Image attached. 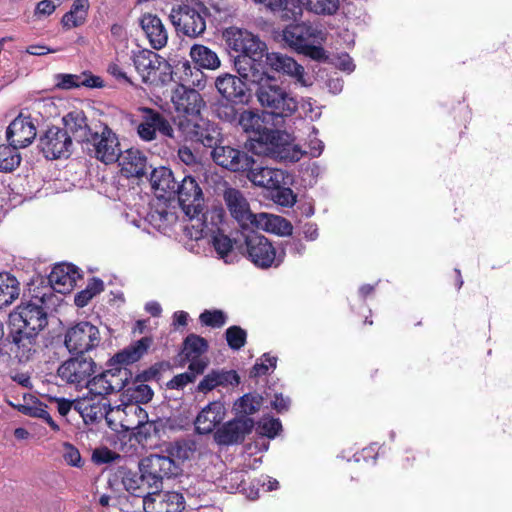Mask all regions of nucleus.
<instances>
[{
    "label": "nucleus",
    "mask_w": 512,
    "mask_h": 512,
    "mask_svg": "<svg viewBox=\"0 0 512 512\" xmlns=\"http://www.w3.org/2000/svg\"><path fill=\"white\" fill-rule=\"evenodd\" d=\"M178 156L183 163H185L188 166H191L190 171H192L193 168L199 164L198 162H196L195 156L192 153V151L187 147L180 148L178 151Z\"/></svg>",
    "instance_id": "nucleus-63"
},
{
    "label": "nucleus",
    "mask_w": 512,
    "mask_h": 512,
    "mask_svg": "<svg viewBox=\"0 0 512 512\" xmlns=\"http://www.w3.org/2000/svg\"><path fill=\"white\" fill-rule=\"evenodd\" d=\"M180 68L183 69V72L185 74V78L181 79L183 82H185L189 85L196 86L198 88L204 87V84L201 83L200 79H196V80L188 79V76L192 77L194 74L196 77L203 76V73L199 69L194 68V71H193V68L191 67V65L188 61L183 62L180 67H177V69H180Z\"/></svg>",
    "instance_id": "nucleus-58"
},
{
    "label": "nucleus",
    "mask_w": 512,
    "mask_h": 512,
    "mask_svg": "<svg viewBox=\"0 0 512 512\" xmlns=\"http://www.w3.org/2000/svg\"><path fill=\"white\" fill-rule=\"evenodd\" d=\"M61 0H42L37 3L34 15L38 18H44L53 14L57 7L61 5Z\"/></svg>",
    "instance_id": "nucleus-56"
},
{
    "label": "nucleus",
    "mask_w": 512,
    "mask_h": 512,
    "mask_svg": "<svg viewBox=\"0 0 512 512\" xmlns=\"http://www.w3.org/2000/svg\"><path fill=\"white\" fill-rule=\"evenodd\" d=\"M238 103H233L230 101H218L215 104V113L219 119L228 123H236L238 117L240 115L236 105Z\"/></svg>",
    "instance_id": "nucleus-48"
},
{
    "label": "nucleus",
    "mask_w": 512,
    "mask_h": 512,
    "mask_svg": "<svg viewBox=\"0 0 512 512\" xmlns=\"http://www.w3.org/2000/svg\"><path fill=\"white\" fill-rule=\"evenodd\" d=\"M212 245L220 259L225 263H232L233 241L225 234L217 231L212 236Z\"/></svg>",
    "instance_id": "nucleus-45"
},
{
    "label": "nucleus",
    "mask_w": 512,
    "mask_h": 512,
    "mask_svg": "<svg viewBox=\"0 0 512 512\" xmlns=\"http://www.w3.org/2000/svg\"><path fill=\"white\" fill-rule=\"evenodd\" d=\"M140 26L149 41V44L155 50H160L168 42V32L162 20L154 14H143L139 20Z\"/></svg>",
    "instance_id": "nucleus-30"
},
{
    "label": "nucleus",
    "mask_w": 512,
    "mask_h": 512,
    "mask_svg": "<svg viewBox=\"0 0 512 512\" xmlns=\"http://www.w3.org/2000/svg\"><path fill=\"white\" fill-rule=\"evenodd\" d=\"M239 382L240 377L234 370H212L198 383L197 391L207 394L219 387L237 386Z\"/></svg>",
    "instance_id": "nucleus-31"
},
{
    "label": "nucleus",
    "mask_w": 512,
    "mask_h": 512,
    "mask_svg": "<svg viewBox=\"0 0 512 512\" xmlns=\"http://www.w3.org/2000/svg\"><path fill=\"white\" fill-rule=\"evenodd\" d=\"M37 135V129L30 115H18L6 129V139L14 148L29 146Z\"/></svg>",
    "instance_id": "nucleus-21"
},
{
    "label": "nucleus",
    "mask_w": 512,
    "mask_h": 512,
    "mask_svg": "<svg viewBox=\"0 0 512 512\" xmlns=\"http://www.w3.org/2000/svg\"><path fill=\"white\" fill-rule=\"evenodd\" d=\"M107 72L118 81H122L130 85L133 84L131 79L128 77L127 73L118 63V59L115 62H112L108 65Z\"/></svg>",
    "instance_id": "nucleus-61"
},
{
    "label": "nucleus",
    "mask_w": 512,
    "mask_h": 512,
    "mask_svg": "<svg viewBox=\"0 0 512 512\" xmlns=\"http://www.w3.org/2000/svg\"><path fill=\"white\" fill-rule=\"evenodd\" d=\"M65 129L71 133L74 139L80 143H87L94 133L87 124V119L82 111H72L63 118Z\"/></svg>",
    "instance_id": "nucleus-35"
},
{
    "label": "nucleus",
    "mask_w": 512,
    "mask_h": 512,
    "mask_svg": "<svg viewBox=\"0 0 512 512\" xmlns=\"http://www.w3.org/2000/svg\"><path fill=\"white\" fill-rule=\"evenodd\" d=\"M72 138L67 130L52 126L39 138V148L46 158L59 159L70 155Z\"/></svg>",
    "instance_id": "nucleus-16"
},
{
    "label": "nucleus",
    "mask_w": 512,
    "mask_h": 512,
    "mask_svg": "<svg viewBox=\"0 0 512 512\" xmlns=\"http://www.w3.org/2000/svg\"><path fill=\"white\" fill-rule=\"evenodd\" d=\"M227 414L225 404L220 400L209 402L198 413L194 425L199 434H210L223 422Z\"/></svg>",
    "instance_id": "nucleus-26"
},
{
    "label": "nucleus",
    "mask_w": 512,
    "mask_h": 512,
    "mask_svg": "<svg viewBox=\"0 0 512 512\" xmlns=\"http://www.w3.org/2000/svg\"><path fill=\"white\" fill-rule=\"evenodd\" d=\"M101 335L98 327L82 321L70 327L65 334L64 344L70 353L84 355L99 346Z\"/></svg>",
    "instance_id": "nucleus-12"
},
{
    "label": "nucleus",
    "mask_w": 512,
    "mask_h": 512,
    "mask_svg": "<svg viewBox=\"0 0 512 512\" xmlns=\"http://www.w3.org/2000/svg\"><path fill=\"white\" fill-rule=\"evenodd\" d=\"M290 403L291 401L289 397H285L282 394H276L272 401V406L277 412L282 413L289 409Z\"/></svg>",
    "instance_id": "nucleus-64"
},
{
    "label": "nucleus",
    "mask_w": 512,
    "mask_h": 512,
    "mask_svg": "<svg viewBox=\"0 0 512 512\" xmlns=\"http://www.w3.org/2000/svg\"><path fill=\"white\" fill-rule=\"evenodd\" d=\"M179 131L190 141L201 143L205 147L214 148L217 144L220 132L209 120L203 117L194 119H180Z\"/></svg>",
    "instance_id": "nucleus-15"
},
{
    "label": "nucleus",
    "mask_w": 512,
    "mask_h": 512,
    "mask_svg": "<svg viewBox=\"0 0 512 512\" xmlns=\"http://www.w3.org/2000/svg\"><path fill=\"white\" fill-rule=\"evenodd\" d=\"M262 401L260 395L247 393L234 402L233 411L236 417H248L260 409Z\"/></svg>",
    "instance_id": "nucleus-42"
},
{
    "label": "nucleus",
    "mask_w": 512,
    "mask_h": 512,
    "mask_svg": "<svg viewBox=\"0 0 512 512\" xmlns=\"http://www.w3.org/2000/svg\"><path fill=\"white\" fill-rule=\"evenodd\" d=\"M257 432L268 438H274L282 429L279 419L272 417H263L257 423Z\"/></svg>",
    "instance_id": "nucleus-50"
},
{
    "label": "nucleus",
    "mask_w": 512,
    "mask_h": 512,
    "mask_svg": "<svg viewBox=\"0 0 512 512\" xmlns=\"http://www.w3.org/2000/svg\"><path fill=\"white\" fill-rule=\"evenodd\" d=\"M55 79L56 87L64 90H70L79 87H104L103 79L88 71L82 72L80 74H57Z\"/></svg>",
    "instance_id": "nucleus-33"
},
{
    "label": "nucleus",
    "mask_w": 512,
    "mask_h": 512,
    "mask_svg": "<svg viewBox=\"0 0 512 512\" xmlns=\"http://www.w3.org/2000/svg\"><path fill=\"white\" fill-rule=\"evenodd\" d=\"M245 244L248 259L258 268L278 267L284 261V247L282 245L274 246L263 235H248L246 236Z\"/></svg>",
    "instance_id": "nucleus-8"
},
{
    "label": "nucleus",
    "mask_w": 512,
    "mask_h": 512,
    "mask_svg": "<svg viewBox=\"0 0 512 512\" xmlns=\"http://www.w3.org/2000/svg\"><path fill=\"white\" fill-rule=\"evenodd\" d=\"M63 459L65 462L73 467L82 466V458L80 452L76 447L70 443L63 444Z\"/></svg>",
    "instance_id": "nucleus-57"
},
{
    "label": "nucleus",
    "mask_w": 512,
    "mask_h": 512,
    "mask_svg": "<svg viewBox=\"0 0 512 512\" xmlns=\"http://www.w3.org/2000/svg\"><path fill=\"white\" fill-rule=\"evenodd\" d=\"M24 412L29 416L41 418L51 427L52 430L59 431L58 424L52 419L51 415L46 410V407L42 405L27 407Z\"/></svg>",
    "instance_id": "nucleus-54"
},
{
    "label": "nucleus",
    "mask_w": 512,
    "mask_h": 512,
    "mask_svg": "<svg viewBox=\"0 0 512 512\" xmlns=\"http://www.w3.org/2000/svg\"><path fill=\"white\" fill-rule=\"evenodd\" d=\"M45 295L22 302L10 314L12 341L21 359L28 360L36 352V337L48 323L47 312L43 307Z\"/></svg>",
    "instance_id": "nucleus-2"
},
{
    "label": "nucleus",
    "mask_w": 512,
    "mask_h": 512,
    "mask_svg": "<svg viewBox=\"0 0 512 512\" xmlns=\"http://www.w3.org/2000/svg\"><path fill=\"white\" fill-rule=\"evenodd\" d=\"M211 156L213 161L232 172L246 171L254 164V159L246 151L232 147L216 145Z\"/></svg>",
    "instance_id": "nucleus-19"
},
{
    "label": "nucleus",
    "mask_w": 512,
    "mask_h": 512,
    "mask_svg": "<svg viewBox=\"0 0 512 512\" xmlns=\"http://www.w3.org/2000/svg\"><path fill=\"white\" fill-rule=\"evenodd\" d=\"M203 325L219 328L226 323V315L221 310H205L199 316Z\"/></svg>",
    "instance_id": "nucleus-52"
},
{
    "label": "nucleus",
    "mask_w": 512,
    "mask_h": 512,
    "mask_svg": "<svg viewBox=\"0 0 512 512\" xmlns=\"http://www.w3.org/2000/svg\"><path fill=\"white\" fill-rule=\"evenodd\" d=\"M250 229H261L279 236L291 235L293 231V227L287 219L268 213L256 214Z\"/></svg>",
    "instance_id": "nucleus-34"
},
{
    "label": "nucleus",
    "mask_w": 512,
    "mask_h": 512,
    "mask_svg": "<svg viewBox=\"0 0 512 512\" xmlns=\"http://www.w3.org/2000/svg\"><path fill=\"white\" fill-rule=\"evenodd\" d=\"M146 512H181L185 507L182 494L174 491L147 492L143 499Z\"/></svg>",
    "instance_id": "nucleus-22"
},
{
    "label": "nucleus",
    "mask_w": 512,
    "mask_h": 512,
    "mask_svg": "<svg viewBox=\"0 0 512 512\" xmlns=\"http://www.w3.org/2000/svg\"><path fill=\"white\" fill-rule=\"evenodd\" d=\"M96 371V363L91 357L77 354L64 361L57 370L58 377L76 388H84Z\"/></svg>",
    "instance_id": "nucleus-13"
},
{
    "label": "nucleus",
    "mask_w": 512,
    "mask_h": 512,
    "mask_svg": "<svg viewBox=\"0 0 512 512\" xmlns=\"http://www.w3.org/2000/svg\"><path fill=\"white\" fill-rule=\"evenodd\" d=\"M95 158L105 164H112L120 157V143L117 135L106 125L95 127L94 133L87 141Z\"/></svg>",
    "instance_id": "nucleus-14"
},
{
    "label": "nucleus",
    "mask_w": 512,
    "mask_h": 512,
    "mask_svg": "<svg viewBox=\"0 0 512 512\" xmlns=\"http://www.w3.org/2000/svg\"><path fill=\"white\" fill-rule=\"evenodd\" d=\"M87 17L75 14L73 11L66 12L62 19L61 24L65 29H72L78 26L83 25L86 22Z\"/></svg>",
    "instance_id": "nucleus-59"
},
{
    "label": "nucleus",
    "mask_w": 512,
    "mask_h": 512,
    "mask_svg": "<svg viewBox=\"0 0 512 512\" xmlns=\"http://www.w3.org/2000/svg\"><path fill=\"white\" fill-rule=\"evenodd\" d=\"M246 80L232 74H222L215 79V87L223 99L233 103H244L247 99Z\"/></svg>",
    "instance_id": "nucleus-28"
},
{
    "label": "nucleus",
    "mask_w": 512,
    "mask_h": 512,
    "mask_svg": "<svg viewBox=\"0 0 512 512\" xmlns=\"http://www.w3.org/2000/svg\"><path fill=\"white\" fill-rule=\"evenodd\" d=\"M130 377L131 372L125 367L106 370L88 380L85 385L88 393L84 400H93L95 396L102 401L106 395L124 390Z\"/></svg>",
    "instance_id": "nucleus-10"
},
{
    "label": "nucleus",
    "mask_w": 512,
    "mask_h": 512,
    "mask_svg": "<svg viewBox=\"0 0 512 512\" xmlns=\"http://www.w3.org/2000/svg\"><path fill=\"white\" fill-rule=\"evenodd\" d=\"M277 358L269 354H264L259 361L253 366L252 374L261 376L267 374L270 370L275 369Z\"/></svg>",
    "instance_id": "nucleus-53"
},
{
    "label": "nucleus",
    "mask_w": 512,
    "mask_h": 512,
    "mask_svg": "<svg viewBox=\"0 0 512 512\" xmlns=\"http://www.w3.org/2000/svg\"><path fill=\"white\" fill-rule=\"evenodd\" d=\"M226 37L229 47L240 53L234 60V66L244 80L266 71L263 64L266 44L258 36L247 30L230 28L226 31Z\"/></svg>",
    "instance_id": "nucleus-4"
},
{
    "label": "nucleus",
    "mask_w": 512,
    "mask_h": 512,
    "mask_svg": "<svg viewBox=\"0 0 512 512\" xmlns=\"http://www.w3.org/2000/svg\"><path fill=\"white\" fill-rule=\"evenodd\" d=\"M114 413L124 414L125 418L120 419V425L125 430H134L140 428L148 421L147 412L137 403L126 404L123 407L117 406L116 408H112L106 402H99L97 406L91 405L90 411L86 412L84 416L90 417L93 420L104 416L109 426H111L112 420L110 415Z\"/></svg>",
    "instance_id": "nucleus-9"
},
{
    "label": "nucleus",
    "mask_w": 512,
    "mask_h": 512,
    "mask_svg": "<svg viewBox=\"0 0 512 512\" xmlns=\"http://www.w3.org/2000/svg\"><path fill=\"white\" fill-rule=\"evenodd\" d=\"M131 59L136 71L145 83L154 80L158 72L165 75L170 73V65L166 59L151 50L139 49L132 51Z\"/></svg>",
    "instance_id": "nucleus-17"
},
{
    "label": "nucleus",
    "mask_w": 512,
    "mask_h": 512,
    "mask_svg": "<svg viewBox=\"0 0 512 512\" xmlns=\"http://www.w3.org/2000/svg\"><path fill=\"white\" fill-rule=\"evenodd\" d=\"M194 374L188 371L175 375L168 383L167 386L170 389H183L188 384L194 382Z\"/></svg>",
    "instance_id": "nucleus-60"
},
{
    "label": "nucleus",
    "mask_w": 512,
    "mask_h": 512,
    "mask_svg": "<svg viewBox=\"0 0 512 512\" xmlns=\"http://www.w3.org/2000/svg\"><path fill=\"white\" fill-rule=\"evenodd\" d=\"M138 474L125 466L118 467L115 476L120 478L124 488L131 494L143 497L146 495L144 486L159 490L163 479L171 478L177 471V467L168 458L151 454L139 462Z\"/></svg>",
    "instance_id": "nucleus-3"
},
{
    "label": "nucleus",
    "mask_w": 512,
    "mask_h": 512,
    "mask_svg": "<svg viewBox=\"0 0 512 512\" xmlns=\"http://www.w3.org/2000/svg\"><path fill=\"white\" fill-rule=\"evenodd\" d=\"M256 85L255 96L260 106L275 117H290L298 109L296 96L279 83L267 71L256 74L255 78L246 80Z\"/></svg>",
    "instance_id": "nucleus-5"
},
{
    "label": "nucleus",
    "mask_w": 512,
    "mask_h": 512,
    "mask_svg": "<svg viewBox=\"0 0 512 512\" xmlns=\"http://www.w3.org/2000/svg\"><path fill=\"white\" fill-rule=\"evenodd\" d=\"M208 349L207 341L196 334L188 335L183 342L182 355L186 360L201 357Z\"/></svg>",
    "instance_id": "nucleus-44"
},
{
    "label": "nucleus",
    "mask_w": 512,
    "mask_h": 512,
    "mask_svg": "<svg viewBox=\"0 0 512 512\" xmlns=\"http://www.w3.org/2000/svg\"><path fill=\"white\" fill-rule=\"evenodd\" d=\"M150 182L152 188L155 191L160 192L159 196L164 197L175 194L176 181L174 179L173 173L169 168L166 167H158L154 168L150 174Z\"/></svg>",
    "instance_id": "nucleus-37"
},
{
    "label": "nucleus",
    "mask_w": 512,
    "mask_h": 512,
    "mask_svg": "<svg viewBox=\"0 0 512 512\" xmlns=\"http://www.w3.org/2000/svg\"><path fill=\"white\" fill-rule=\"evenodd\" d=\"M299 8L292 12V18L301 16V9L316 15L331 16L336 14L340 7V0H296Z\"/></svg>",
    "instance_id": "nucleus-36"
},
{
    "label": "nucleus",
    "mask_w": 512,
    "mask_h": 512,
    "mask_svg": "<svg viewBox=\"0 0 512 512\" xmlns=\"http://www.w3.org/2000/svg\"><path fill=\"white\" fill-rule=\"evenodd\" d=\"M207 8L197 4L196 7L179 5L170 13V20L177 32L190 38H196L206 30L205 16Z\"/></svg>",
    "instance_id": "nucleus-11"
},
{
    "label": "nucleus",
    "mask_w": 512,
    "mask_h": 512,
    "mask_svg": "<svg viewBox=\"0 0 512 512\" xmlns=\"http://www.w3.org/2000/svg\"><path fill=\"white\" fill-rule=\"evenodd\" d=\"M284 249H288L290 254L302 256L306 250L305 244L300 239H290L281 243Z\"/></svg>",
    "instance_id": "nucleus-62"
},
{
    "label": "nucleus",
    "mask_w": 512,
    "mask_h": 512,
    "mask_svg": "<svg viewBox=\"0 0 512 512\" xmlns=\"http://www.w3.org/2000/svg\"><path fill=\"white\" fill-rule=\"evenodd\" d=\"M166 452L167 455H158L160 457L168 458L177 467V471L174 474H172V477L177 476L180 473V462L190 459L194 454V450L192 449L191 445L187 442H176L170 444Z\"/></svg>",
    "instance_id": "nucleus-41"
},
{
    "label": "nucleus",
    "mask_w": 512,
    "mask_h": 512,
    "mask_svg": "<svg viewBox=\"0 0 512 512\" xmlns=\"http://www.w3.org/2000/svg\"><path fill=\"white\" fill-rule=\"evenodd\" d=\"M283 135V140L277 147H275V150L265 151V149H261L260 152H262V154H277L282 159L290 162L299 161L307 152L303 151L298 145L288 143V135L284 132Z\"/></svg>",
    "instance_id": "nucleus-43"
},
{
    "label": "nucleus",
    "mask_w": 512,
    "mask_h": 512,
    "mask_svg": "<svg viewBox=\"0 0 512 512\" xmlns=\"http://www.w3.org/2000/svg\"><path fill=\"white\" fill-rule=\"evenodd\" d=\"M137 132L144 141L156 139L157 132L169 138H173V128L169 121L159 112L152 109H144L142 122L138 125Z\"/></svg>",
    "instance_id": "nucleus-24"
},
{
    "label": "nucleus",
    "mask_w": 512,
    "mask_h": 512,
    "mask_svg": "<svg viewBox=\"0 0 512 512\" xmlns=\"http://www.w3.org/2000/svg\"><path fill=\"white\" fill-rule=\"evenodd\" d=\"M223 199L232 218L243 229H250L256 214L252 213L249 202L243 192L233 187H225Z\"/></svg>",
    "instance_id": "nucleus-20"
},
{
    "label": "nucleus",
    "mask_w": 512,
    "mask_h": 512,
    "mask_svg": "<svg viewBox=\"0 0 512 512\" xmlns=\"http://www.w3.org/2000/svg\"><path fill=\"white\" fill-rule=\"evenodd\" d=\"M19 293L18 280L8 273H0V308L10 305Z\"/></svg>",
    "instance_id": "nucleus-40"
},
{
    "label": "nucleus",
    "mask_w": 512,
    "mask_h": 512,
    "mask_svg": "<svg viewBox=\"0 0 512 512\" xmlns=\"http://www.w3.org/2000/svg\"><path fill=\"white\" fill-rule=\"evenodd\" d=\"M21 162L18 148L12 147L10 144L0 145V171L10 172L19 166Z\"/></svg>",
    "instance_id": "nucleus-46"
},
{
    "label": "nucleus",
    "mask_w": 512,
    "mask_h": 512,
    "mask_svg": "<svg viewBox=\"0 0 512 512\" xmlns=\"http://www.w3.org/2000/svg\"><path fill=\"white\" fill-rule=\"evenodd\" d=\"M211 167L204 164L196 165L192 171H188L179 183H176L175 194L185 215L195 221L192 224L194 232L190 236L196 240L203 238L209 231L204 214V195L201 188L202 183L210 184L221 181Z\"/></svg>",
    "instance_id": "nucleus-1"
},
{
    "label": "nucleus",
    "mask_w": 512,
    "mask_h": 512,
    "mask_svg": "<svg viewBox=\"0 0 512 512\" xmlns=\"http://www.w3.org/2000/svg\"><path fill=\"white\" fill-rule=\"evenodd\" d=\"M247 177L255 186L270 190H280L286 184L285 172L269 166L252 165L248 168Z\"/></svg>",
    "instance_id": "nucleus-27"
},
{
    "label": "nucleus",
    "mask_w": 512,
    "mask_h": 512,
    "mask_svg": "<svg viewBox=\"0 0 512 512\" xmlns=\"http://www.w3.org/2000/svg\"><path fill=\"white\" fill-rule=\"evenodd\" d=\"M119 166L121 172L127 178L142 177L147 173V158L138 149H128L123 153L120 152Z\"/></svg>",
    "instance_id": "nucleus-32"
},
{
    "label": "nucleus",
    "mask_w": 512,
    "mask_h": 512,
    "mask_svg": "<svg viewBox=\"0 0 512 512\" xmlns=\"http://www.w3.org/2000/svg\"><path fill=\"white\" fill-rule=\"evenodd\" d=\"M79 278L78 269L69 263L56 264L48 276L51 288L61 294L70 292Z\"/></svg>",
    "instance_id": "nucleus-29"
},
{
    "label": "nucleus",
    "mask_w": 512,
    "mask_h": 512,
    "mask_svg": "<svg viewBox=\"0 0 512 512\" xmlns=\"http://www.w3.org/2000/svg\"><path fill=\"white\" fill-rule=\"evenodd\" d=\"M255 426L254 420L249 417H235L222 424L214 432V441L218 445L231 446L244 441Z\"/></svg>",
    "instance_id": "nucleus-18"
},
{
    "label": "nucleus",
    "mask_w": 512,
    "mask_h": 512,
    "mask_svg": "<svg viewBox=\"0 0 512 512\" xmlns=\"http://www.w3.org/2000/svg\"><path fill=\"white\" fill-rule=\"evenodd\" d=\"M175 110L183 116V119H194L200 116L204 106L201 95L195 89H188L185 84L179 85L171 97Z\"/></svg>",
    "instance_id": "nucleus-23"
},
{
    "label": "nucleus",
    "mask_w": 512,
    "mask_h": 512,
    "mask_svg": "<svg viewBox=\"0 0 512 512\" xmlns=\"http://www.w3.org/2000/svg\"><path fill=\"white\" fill-rule=\"evenodd\" d=\"M225 335L229 347L233 350H239L246 343V331L239 326L229 327Z\"/></svg>",
    "instance_id": "nucleus-51"
},
{
    "label": "nucleus",
    "mask_w": 512,
    "mask_h": 512,
    "mask_svg": "<svg viewBox=\"0 0 512 512\" xmlns=\"http://www.w3.org/2000/svg\"><path fill=\"white\" fill-rule=\"evenodd\" d=\"M152 343L151 338L143 337L135 341L127 348L118 352L113 360L118 364L128 365L137 362L148 350Z\"/></svg>",
    "instance_id": "nucleus-38"
},
{
    "label": "nucleus",
    "mask_w": 512,
    "mask_h": 512,
    "mask_svg": "<svg viewBox=\"0 0 512 512\" xmlns=\"http://www.w3.org/2000/svg\"><path fill=\"white\" fill-rule=\"evenodd\" d=\"M265 64L272 70L293 78L301 86L311 85L305 76L304 67L287 55L277 52L266 53Z\"/></svg>",
    "instance_id": "nucleus-25"
},
{
    "label": "nucleus",
    "mask_w": 512,
    "mask_h": 512,
    "mask_svg": "<svg viewBox=\"0 0 512 512\" xmlns=\"http://www.w3.org/2000/svg\"><path fill=\"white\" fill-rule=\"evenodd\" d=\"M250 136L251 148L257 154H262L261 149L273 151L284 138L283 132L264 126L261 117L252 111L244 110L240 113L237 122Z\"/></svg>",
    "instance_id": "nucleus-6"
},
{
    "label": "nucleus",
    "mask_w": 512,
    "mask_h": 512,
    "mask_svg": "<svg viewBox=\"0 0 512 512\" xmlns=\"http://www.w3.org/2000/svg\"><path fill=\"white\" fill-rule=\"evenodd\" d=\"M104 289V283L102 280L98 278L92 279L91 282L88 283L87 287L78 292L75 296L74 302L77 307H84L88 304V302L97 294L102 292Z\"/></svg>",
    "instance_id": "nucleus-47"
},
{
    "label": "nucleus",
    "mask_w": 512,
    "mask_h": 512,
    "mask_svg": "<svg viewBox=\"0 0 512 512\" xmlns=\"http://www.w3.org/2000/svg\"><path fill=\"white\" fill-rule=\"evenodd\" d=\"M318 130L312 126L308 135V148L307 153L311 157H319L324 150V143L318 139Z\"/></svg>",
    "instance_id": "nucleus-55"
},
{
    "label": "nucleus",
    "mask_w": 512,
    "mask_h": 512,
    "mask_svg": "<svg viewBox=\"0 0 512 512\" xmlns=\"http://www.w3.org/2000/svg\"><path fill=\"white\" fill-rule=\"evenodd\" d=\"M283 40L294 50L315 60L322 59L325 55L323 48L315 45L322 40V32L311 24L303 22L286 26Z\"/></svg>",
    "instance_id": "nucleus-7"
},
{
    "label": "nucleus",
    "mask_w": 512,
    "mask_h": 512,
    "mask_svg": "<svg viewBox=\"0 0 512 512\" xmlns=\"http://www.w3.org/2000/svg\"><path fill=\"white\" fill-rule=\"evenodd\" d=\"M190 57L195 64L205 69L215 70L221 65L218 55L204 45H193L190 49Z\"/></svg>",
    "instance_id": "nucleus-39"
},
{
    "label": "nucleus",
    "mask_w": 512,
    "mask_h": 512,
    "mask_svg": "<svg viewBox=\"0 0 512 512\" xmlns=\"http://www.w3.org/2000/svg\"><path fill=\"white\" fill-rule=\"evenodd\" d=\"M125 393L130 396L132 400L136 403H147L152 399L153 391L152 389L143 383L136 384L128 381V385L124 389Z\"/></svg>",
    "instance_id": "nucleus-49"
}]
</instances>
